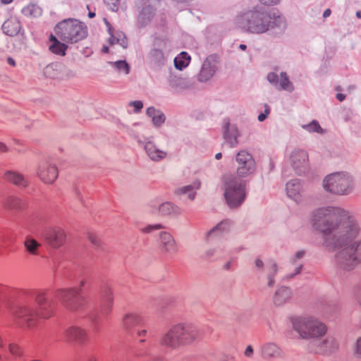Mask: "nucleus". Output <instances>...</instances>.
Returning a JSON list of instances; mask_svg holds the SVG:
<instances>
[{
    "instance_id": "f257e3e1",
    "label": "nucleus",
    "mask_w": 361,
    "mask_h": 361,
    "mask_svg": "<svg viewBox=\"0 0 361 361\" xmlns=\"http://www.w3.org/2000/svg\"><path fill=\"white\" fill-rule=\"evenodd\" d=\"M312 226L322 238V245L328 251L336 252L338 268L344 271L353 270L361 264V238H355L360 232L357 220L348 210L340 207H322L312 214Z\"/></svg>"
},
{
    "instance_id": "f03ea898",
    "label": "nucleus",
    "mask_w": 361,
    "mask_h": 361,
    "mask_svg": "<svg viewBox=\"0 0 361 361\" xmlns=\"http://www.w3.org/2000/svg\"><path fill=\"white\" fill-rule=\"evenodd\" d=\"M55 302L43 290H23L11 305V314L18 322L27 327L34 326L39 318L47 319L54 312Z\"/></svg>"
},
{
    "instance_id": "7ed1b4c3",
    "label": "nucleus",
    "mask_w": 361,
    "mask_h": 361,
    "mask_svg": "<svg viewBox=\"0 0 361 361\" xmlns=\"http://www.w3.org/2000/svg\"><path fill=\"white\" fill-rule=\"evenodd\" d=\"M235 23L244 32L253 35L267 33L273 37H281L287 27L286 20L279 11L258 6L238 14Z\"/></svg>"
},
{
    "instance_id": "20e7f679",
    "label": "nucleus",
    "mask_w": 361,
    "mask_h": 361,
    "mask_svg": "<svg viewBox=\"0 0 361 361\" xmlns=\"http://www.w3.org/2000/svg\"><path fill=\"white\" fill-rule=\"evenodd\" d=\"M293 329L298 332L302 338H312V343L316 345L311 349L317 353H331L338 348L336 340L331 336L322 340L321 336L326 331V326L317 319L311 317H295L292 319Z\"/></svg>"
},
{
    "instance_id": "39448f33",
    "label": "nucleus",
    "mask_w": 361,
    "mask_h": 361,
    "mask_svg": "<svg viewBox=\"0 0 361 361\" xmlns=\"http://www.w3.org/2000/svg\"><path fill=\"white\" fill-rule=\"evenodd\" d=\"M85 281H81L80 288H60L56 291L55 296L61 301L63 307L71 312L82 314L86 312L88 318L97 324L99 310L94 307H89L87 298L82 295L81 287Z\"/></svg>"
},
{
    "instance_id": "423d86ee",
    "label": "nucleus",
    "mask_w": 361,
    "mask_h": 361,
    "mask_svg": "<svg viewBox=\"0 0 361 361\" xmlns=\"http://www.w3.org/2000/svg\"><path fill=\"white\" fill-rule=\"evenodd\" d=\"M202 331L192 324L181 323L172 326L160 338L159 344L165 348L176 350L182 345L198 341Z\"/></svg>"
},
{
    "instance_id": "0eeeda50",
    "label": "nucleus",
    "mask_w": 361,
    "mask_h": 361,
    "mask_svg": "<svg viewBox=\"0 0 361 361\" xmlns=\"http://www.w3.org/2000/svg\"><path fill=\"white\" fill-rule=\"evenodd\" d=\"M224 196L226 204L231 209L239 207L247 197V181L238 179L233 173L222 176Z\"/></svg>"
},
{
    "instance_id": "6e6552de",
    "label": "nucleus",
    "mask_w": 361,
    "mask_h": 361,
    "mask_svg": "<svg viewBox=\"0 0 361 361\" xmlns=\"http://www.w3.org/2000/svg\"><path fill=\"white\" fill-rule=\"evenodd\" d=\"M54 31L58 37L64 42L76 43L87 36L86 25L75 18H68L59 22Z\"/></svg>"
},
{
    "instance_id": "1a4fd4ad",
    "label": "nucleus",
    "mask_w": 361,
    "mask_h": 361,
    "mask_svg": "<svg viewBox=\"0 0 361 361\" xmlns=\"http://www.w3.org/2000/svg\"><path fill=\"white\" fill-rule=\"evenodd\" d=\"M324 189L337 195H348L354 188V178L346 171H339L327 175L323 180Z\"/></svg>"
},
{
    "instance_id": "9d476101",
    "label": "nucleus",
    "mask_w": 361,
    "mask_h": 361,
    "mask_svg": "<svg viewBox=\"0 0 361 361\" xmlns=\"http://www.w3.org/2000/svg\"><path fill=\"white\" fill-rule=\"evenodd\" d=\"M236 173L238 179L247 178L255 174L257 164L253 156L245 150H241L236 154Z\"/></svg>"
},
{
    "instance_id": "9b49d317",
    "label": "nucleus",
    "mask_w": 361,
    "mask_h": 361,
    "mask_svg": "<svg viewBox=\"0 0 361 361\" xmlns=\"http://www.w3.org/2000/svg\"><path fill=\"white\" fill-rule=\"evenodd\" d=\"M290 162L298 176H303L310 170L308 154L305 150L294 149L290 154Z\"/></svg>"
},
{
    "instance_id": "f8f14e48",
    "label": "nucleus",
    "mask_w": 361,
    "mask_h": 361,
    "mask_svg": "<svg viewBox=\"0 0 361 361\" xmlns=\"http://www.w3.org/2000/svg\"><path fill=\"white\" fill-rule=\"evenodd\" d=\"M166 42L164 39L157 37H155L152 48L147 55L149 63L156 67H161L164 65L166 58L163 49L166 48Z\"/></svg>"
},
{
    "instance_id": "ddd939ff",
    "label": "nucleus",
    "mask_w": 361,
    "mask_h": 361,
    "mask_svg": "<svg viewBox=\"0 0 361 361\" xmlns=\"http://www.w3.org/2000/svg\"><path fill=\"white\" fill-rule=\"evenodd\" d=\"M218 59L216 54H211L206 58L198 75L199 81L207 82L214 76L217 69Z\"/></svg>"
},
{
    "instance_id": "4468645a",
    "label": "nucleus",
    "mask_w": 361,
    "mask_h": 361,
    "mask_svg": "<svg viewBox=\"0 0 361 361\" xmlns=\"http://www.w3.org/2000/svg\"><path fill=\"white\" fill-rule=\"evenodd\" d=\"M223 122V137L225 142L231 148L237 147L240 134L236 125L231 124L228 118H224Z\"/></svg>"
},
{
    "instance_id": "2eb2a0df",
    "label": "nucleus",
    "mask_w": 361,
    "mask_h": 361,
    "mask_svg": "<svg viewBox=\"0 0 361 361\" xmlns=\"http://www.w3.org/2000/svg\"><path fill=\"white\" fill-rule=\"evenodd\" d=\"M153 212H157L158 214L164 216H178L182 214V209L176 204L171 202H164L159 204H154L153 202L150 203Z\"/></svg>"
},
{
    "instance_id": "dca6fc26",
    "label": "nucleus",
    "mask_w": 361,
    "mask_h": 361,
    "mask_svg": "<svg viewBox=\"0 0 361 361\" xmlns=\"http://www.w3.org/2000/svg\"><path fill=\"white\" fill-rule=\"evenodd\" d=\"M159 249L164 254L175 255L178 251V247L173 235L166 232L159 233Z\"/></svg>"
},
{
    "instance_id": "f3484780",
    "label": "nucleus",
    "mask_w": 361,
    "mask_h": 361,
    "mask_svg": "<svg viewBox=\"0 0 361 361\" xmlns=\"http://www.w3.org/2000/svg\"><path fill=\"white\" fill-rule=\"evenodd\" d=\"M123 326L130 335L134 336V333L138 328L145 326V320L137 314L128 313L123 317Z\"/></svg>"
},
{
    "instance_id": "a211bd4d",
    "label": "nucleus",
    "mask_w": 361,
    "mask_h": 361,
    "mask_svg": "<svg viewBox=\"0 0 361 361\" xmlns=\"http://www.w3.org/2000/svg\"><path fill=\"white\" fill-rule=\"evenodd\" d=\"M147 330H140L139 328L134 333V336L136 335L138 337H141L136 345L134 347L133 353L136 357H149L151 355V345H145L146 340L143 338L147 335Z\"/></svg>"
},
{
    "instance_id": "6ab92c4d",
    "label": "nucleus",
    "mask_w": 361,
    "mask_h": 361,
    "mask_svg": "<svg viewBox=\"0 0 361 361\" xmlns=\"http://www.w3.org/2000/svg\"><path fill=\"white\" fill-rule=\"evenodd\" d=\"M139 143L143 146L147 156L153 161L159 162L164 159L167 156V152L166 151L158 148L157 146L152 141H139Z\"/></svg>"
},
{
    "instance_id": "aec40b11",
    "label": "nucleus",
    "mask_w": 361,
    "mask_h": 361,
    "mask_svg": "<svg viewBox=\"0 0 361 361\" xmlns=\"http://www.w3.org/2000/svg\"><path fill=\"white\" fill-rule=\"evenodd\" d=\"M45 238L51 247H59L64 243L66 234L61 228H51L46 231Z\"/></svg>"
},
{
    "instance_id": "412c9836",
    "label": "nucleus",
    "mask_w": 361,
    "mask_h": 361,
    "mask_svg": "<svg viewBox=\"0 0 361 361\" xmlns=\"http://www.w3.org/2000/svg\"><path fill=\"white\" fill-rule=\"evenodd\" d=\"M38 176L45 183H52L58 176L57 168L54 165L44 163L39 166Z\"/></svg>"
},
{
    "instance_id": "4be33fe9",
    "label": "nucleus",
    "mask_w": 361,
    "mask_h": 361,
    "mask_svg": "<svg viewBox=\"0 0 361 361\" xmlns=\"http://www.w3.org/2000/svg\"><path fill=\"white\" fill-rule=\"evenodd\" d=\"M156 13V9L147 5L145 6L139 13L137 18V25L138 28L142 29L149 25L154 18Z\"/></svg>"
},
{
    "instance_id": "5701e85b",
    "label": "nucleus",
    "mask_w": 361,
    "mask_h": 361,
    "mask_svg": "<svg viewBox=\"0 0 361 361\" xmlns=\"http://www.w3.org/2000/svg\"><path fill=\"white\" fill-rule=\"evenodd\" d=\"M113 295L111 289L106 286L101 291V301L99 311L103 315L109 314L112 308Z\"/></svg>"
},
{
    "instance_id": "b1692460",
    "label": "nucleus",
    "mask_w": 361,
    "mask_h": 361,
    "mask_svg": "<svg viewBox=\"0 0 361 361\" xmlns=\"http://www.w3.org/2000/svg\"><path fill=\"white\" fill-rule=\"evenodd\" d=\"M292 295L290 288L282 286L279 287L274 294L273 302L276 306H281L287 302Z\"/></svg>"
},
{
    "instance_id": "393cba45",
    "label": "nucleus",
    "mask_w": 361,
    "mask_h": 361,
    "mask_svg": "<svg viewBox=\"0 0 361 361\" xmlns=\"http://www.w3.org/2000/svg\"><path fill=\"white\" fill-rule=\"evenodd\" d=\"M66 336L79 343L83 344L87 339V336L85 330L78 326H71L66 331Z\"/></svg>"
},
{
    "instance_id": "a878e982",
    "label": "nucleus",
    "mask_w": 361,
    "mask_h": 361,
    "mask_svg": "<svg viewBox=\"0 0 361 361\" xmlns=\"http://www.w3.org/2000/svg\"><path fill=\"white\" fill-rule=\"evenodd\" d=\"M286 193L287 195L294 200L295 201H298L300 197V192L302 190V184L300 179H293L288 181L286 183Z\"/></svg>"
},
{
    "instance_id": "bb28decb",
    "label": "nucleus",
    "mask_w": 361,
    "mask_h": 361,
    "mask_svg": "<svg viewBox=\"0 0 361 361\" xmlns=\"http://www.w3.org/2000/svg\"><path fill=\"white\" fill-rule=\"evenodd\" d=\"M1 28L4 34L10 37H13L19 33L21 29V25L18 19L11 18L3 23Z\"/></svg>"
},
{
    "instance_id": "cd10ccee",
    "label": "nucleus",
    "mask_w": 361,
    "mask_h": 361,
    "mask_svg": "<svg viewBox=\"0 0 361 361\" xmlns=\"http://www.w3.org/2000/svg\"><path fill=\"white\" fill-rule=\"evenodd\" d=\"M3 178L6 181L19 187L24 188L27 185V183L23 176L16 171H6L3 176Z\"/></svg>"
},
{
    "instance_id": "c85d7f7f",
    "label": "nucleus",
    "mask_w": 361,
    "mask_h": 361,
    "mask_svg": "<svg viewBox=\"0 0 361 361\" xmlns=\"http://www.w3.org/2000/svg\"><path fill=\"white\" fill-rule=\"evenodd\" d=\"M282 351L275 343H268L262 347V355L264 359L279 357Z\"/></svg>"
},
{
    "instance_id": "c756f323",
    "label": "nucleus",
    "mask_w": 361,
    "mask_h": 361,
    "mask_svg": "<svg viewBox=\"0 0 361 361\" xmlns=\"http://www.w3.org/2000/svg\"><path fill=\"white\" fill-rule=\"evenodd\" d=\"M63 68L64 66L61 63H51L44 68V74L47 78H59Z\"/></svg>"
},
{
    "instance_id": "7c9ffc66",
    "label": "nucleus",
    "mask_w": 361,
    "mask_h": 361,
    "mask_svg": "<svg viewBox=\"0 0 361 361\" xmlns=\"http://www.w3.org/2000/svg\"><path fill=\"white\" fill-rule=\"evenodd\" d=\"M146 114L152 118V123L156 127L161 126L166 121L164 114L160 109H157L154 106L147 108Z\"/></svg>"
},
{
    "instance_id": "2f4dec72",
    "label": "nucleus",
    "mask_w": 361,
    "mask_h": 361,
    "mask_svg": "<svg viewBox=\"0 0 361 361\" xmlns=\"http://www.w3.org/2000/svg\"><path fill=\"white\" fill-rule=\"evenodd\" d=\"M231 225V221L225 219L219 223L216 226L212 228L207 233V238H209L216 235H220L224 232L228 231Z\"/></svg>"
},
{
    "instance_id": "473e14b6",
    "label": "nucleus",
    "mask_w": 361,
    "mask_h": 361,
    "mask_svg": "<svg viewBox=\"0 0 361 361\" xmlns=\"http://www.w3.org/2000/svg\"><path fill=\"white\" fill-rule=\"evenodd\" d=\"M190 56L185 51H182L174 59V66L179 71L186 68L190 61Z\"/></svg>"
},
{
    "instance_id": "72a5a7b5",
    "label": "nucleus",
    "mask_w": 361,
    "mask_h": 361,
    "mask_svg": "<svg viewBox=\"0 0 361 361\" xmlns=\"http://www.w3.org/2000/svg\"><path fill=\"white\" fill-rule=\"evenodd\" d=\"M200 183L197 184L196 188L194 185H188L183 187L178 188L176 190V194L178 195H186L190 200H193L196 196L195 190L199 189Z\"/></svg>"
},
{
    "instance_id": "f704fd0d",
    "label": "nucleus",
    "mask_w": 361,
    "mask_h": 361,
    "mask_svg": "<svg viewBox=\"0 0 361 361\" xmlns=\"http://www.w3.org/2000/svg\"><path fill=\"white\" fill-rule=\"evenodd\" d=\"M4 205L9 209L18 211L23 209L25 206V203L16 197L11 196L5 200Z\"/></svg>"
},
{
    "instance_id": "c9c22d12",
    "label": "nucleus",
    "mask_w": 361,
    "mask_h": 361,
    "mask_svg": "<svg viewBox=\"0 0 361 361\" xmlns=\"http://www.w3.org/2000/svg\"><path fill=\"white\" fill-rule=\"evenodd\" d=\"M268 274H267V286L272 288L275 284V275L278 272V264L274 261H270L267 264Z\"/></svg>"
},
{
    "instance_id": "e433bc0d",
    "label": "nucleus",
    "mask_w": 361,
    "mask_h": 361,
    "mask_svg": "<svg viewBox=\"0 0 361 361\" xmlns=\"http://www.w3.org/2000/svg\"><path fill=\"white\" fill-rule=\"evenodd\" d=\"M68 49V45L65 43L60 42L59 39H56V42L52 43L49 46V50L58 55L65 56L66 51Z\"/></svg>"
},
{
    "instance_id": "4c0bfd02",
    "label": "nucleus",
    "mask_w": 361,
    "mask_h": 361,
    "mask_svg": "<svg viewBox=\"0 0 361 361\" xmlns=\"http://www.w3.org/2000/svg\"><path fill=\"white\" fill-rule=\"evenodd\" d=\"M281 79L279 82V85L282 90H286L289 92H293L295 90V87L293 83L290 81L287 73L286 72H281L280 73Z\"/></svg>"
},
{
    "instance_id": "58836bf2",
    "label": "nucleus",
    "mask_w": 361,
    "mask_h": 361,
    "mask_svg": "<svg viewBox=\"0 0 361 361\" xmlns=\"http://www.w3.org/2000/svg\"><path fill=\"white\" fill-rule=\"evenodd\" d=\"M21 12L25 16L37 17L41 15L42 10L36 4H29L24 7Z\"/></svg>"
},
{
    "instance_id": "ea45409f",
    "label": "nucleus",
    "mask_w": 361,
    "mask_h": 361,
    "mask_svg": "<svg viewBox=\"0 0 361 361\" xmlns=\"http://www.w3.org/2000/svg\"><path fill=\"white\" fill-rule=\"evenodd\" d=\"M169 83L170 87L176 91H178L186 87L185 80L175 76L170 77L169 79Z\"/></svg>"
},
{
    "instance_id": "a19ab883",
    "label": "nucleus",
    "mask_w": 361,
    "mask_h": 361,
    "mask_svg": "<svg viewBox=\"0 0 361 361\" xmlns=\"http://www.w3.org/2000/svg\"><path fill=\"white\" fill-rule=\"evenodd\" d=\"M24 243L27 250L30 253L33 255L37 254L39 244L35 239L31 237H27Z\"/></svg>"
},
{
    "instance_id": "79ce46f5",
    "label": "nucleus",
    "mask_w": 361,
    "mask_h": 361,
    "mask_svg": "<svg viewBox=\"0 0 361 361\" xmlns=\"http://www.w3.org/2000/svg\"><path fill=\"white\" fill-rule=\"evenodd\" d=\"M109 63L115 67L118 71H122L126 75L130 72V66L125 60L109 62Z\"/></svg>"
},
{
    "instance_id": "37998d69",
    "label": "nucleus",
    "mask_w": 361,
    "mask_h": 361,
    "mask_svg": "<svg viewBox=\"0 0 361 361\" xmlns=\"http://www.w3.org/2000/svg\"><path fill=\"white\" fill-rule=\"evenodd\" d=\"M302 127L303 129H305V130H307L310 133H313V132L319 133H323V129L321 128L318 121H317L315 120L312 121V122H310L308 124L302 125Z\"/></svg>"
},
{
    "instance_id": "c03bdc74",
    "label": "nucleus",
    "mask_w": 361,
    "mask_h": 361,
    "mask_svg": "<svg viewBox=\"0 0 361 361\" xmlns=\"http://www.w3.org/2000/svg\"><path fill=\"white\" fill-rule=\"evenodd\" d=\"M8 350L11 354L16 357H20L23 355L22 348L15 343L9 344Z\"/></svg>"
},
{
    "instance_id": "a18cd8bd",
    "label": "nucleus",
    "mask_w": 361,
    "mask_h": 361,
    "mask_svg": "<svg viewBox=\"0 0 361 361\" xmlns=\"http://www.w3.org/2000/svg\"><path fill=\"white\" fill-rule=\"evenodd\" d=\"M117 35L116 43L119 44L123 48L126 49L128 46L126 36L122 32H117Z\"/></svg>"
},
{
    "instance_id": "49530a36",
    "label": "nucleus",
    "mask_w": 361,
    "mask_h": 361,
    "mask_svg": "<svg viewBox=\"0 0 361 361\" xmlns=\"http://www.w3.org/2000/svg\"><path fill=\"white\" fill-rule=\"evenodd\" d=\"M164 228V226L161 224H156L153 225H147V226L141 229L144 233H149L155 230H159Z\"/></svg>"
},
{
    "instance_id": "de8ad7c7",
    "label": "nucleus",
    "mask_w": 361,
    "mask_h": 361,
    "mask_svg": "<svg viewBox=\"0 0 361 361\" xmlns=\"http://www.w3.org/2000/svg\"><path fill=\"white\" fill-rule=\"evenodd\" d=\"M267 79L274 86L279 85V76L274 72L269 73L267 74Z\"/></svg>"
},
{
    "instance_id": "09e8293b",
    "label": "nucleus",
    "mask_w": 361,
    "mask_h": 361,
    "mask_svg": "<svg viewBox=\"0 0 361 361\" xmlns=\"http://www.w3.org/2000/svg\"><path fill=\"white\" fill-rule=\"evenodd\" d=\"M88 238L94 248L97 249L101 246L100 240L95 234L89 233Z\"/></svg>"
},
{
    "instance_id": "8fccbe9b",
    "label": "nucleus",
    "mask_w": 361,
    "mask_h": 361,
    "mask_svg": "<svg viewBox=\"0 0 361 361\" xmlns=\"http://www.w3.org/2000/svg\"><path fill=\"white\" fill-rule=\"evenodd\" d=\"M104 2L111 11L116 12L118 10V0H104Z\"/></svg>"
},
{
    "instance_id": "3c124183",
    "label": "nucleus",
    "mask_w": 361,
    "mask_h": 361,
    "mask_svg": "<svg viewBox=\"0 0 361 361\" xmlns=\"http://www.w3.org/2000/svg\"><path fill=\"white\" fill-rule=\"evenodd\" d=\"M305 251L303 250L297 251L294 256L290 259V263L293 264H296L297 261L302 259L305 256Z\"/></svg>"
},
{
    "instance_id": "603ef678",
    "label": "nucleus",
    "mask_w": 361,
    "mask_h": 361,
    "mask_svg": "<svg viewBox=\"0 0 361 361\" xmlns=\"http://www.w3.org/2000/svg\"><path fill=\"white\" fill-rule=\"evenodd\" d=\"M295 265V268L294 269V272L291 273V274H289L288 276H287V278L288 279H292L293 278L294 276H295L296 275L299 274L300 272H301V270L302 269V264H298L296 263Z\"/></svg>"
},
{
    "instance_id": "864d4df0",
    "label": "nucleus",
    "mask_w": 361,
    "mask_h": 361,
    "mask_svg": "<svg viewBox=\"0 0 361 361\" xmlns=\"http://www.w3.org/2000/svg\"><path fill=\"white\" fill-rule=\"evenodd\" d=\"M130 106L134 107V111L135 113L139 112L143 107V103L141 101H133L130 103Z\"/></svg>"
},
{
    "instance_id": "5fc2aeb1",
    "label": "nucleus",
    "mask_w": 361,
    "mask_h": 361,
    "mask_svg": "<svg viewBox=\"0 0 361 361\" xmlns=\"http://www.w3.org/2000/svg\"><path fill=\"white\" fill-rule=\"evenodd\" d=\"M355 353L359 357H361V337L358 338L356 341Z\"/></svg>"
},
{
    "instance_id": "6e6d98bb",
    "label": "nucleus",
    "mask_w": 361,
    "mask_h": 361,
    "mask_svg": "<svg viewBox=\"0 0 361 361\" xmlns=\"http://www.w3.org/2000/svg\"><path fill=\"white\" fill-rule=\"evenodd\" d=\"M262 4L267 6L276 5L280 2V0H259Z\"/></svg>"
},
{
    "instance_id": "4d7b16f0",
    "label": "nucleus",
    "mask_w": 361,
    "mask_h": 361,
    "mask_svg": "<svg viewBox=\"0 0 361 361\" xmlns=\"http://www.w3.org/2000/svg\"><path fill=\"white\" fill-rule=\"evenodd\" d=\"M253 353H254V350H253L252 346L250 345H247L244 352L245 356H246L247 357H251L253 355Z\"/></svg>"
},
{
    "instance_id": "13d9d810",
    "label": "nucleus",
    "mask_w": 361,
    "mask_h": 361,
    "mask_svg": "<svg viewBox=\"0 0 361 361\" xmlns=\"http://www.w3.org/2000/svg\"><path fill=\"white\" fill-rule=\"evenodd\" d=\"M355 296L361 306V287H357L354 292Z\"/></svg>"
},
{
    "instance_id": "bf43d9fd",
    "label": "nucleus",
    "mask_w": 361,
    "mask_h": 361,
    "mask_svg": "<svg viewBox=\"0 0 361 361\" xmlns=\"http://www.w3.org/2000/svg\"><path fill=\"white\" fill-rule=\"evenodd\" d=\"M255 267L258 269H260V270H262L263 268H264V262L263 261L259 259V258H257L255 260Z\"/></svg>"
},
{
    "instance_id": "052dcab7",
    "label": "nucleus",
    "mask_w": 361,
    "mask_h": 361,
    "mask_svg": "<svg viewBox=\"0 0 361 361\" xmlns=\"http://www.w3.org/2000/svg\"><path fill=\"white\" fill-rule=\"evenodd\" d=\"M104 23L108 29L109 34V35L114 34L113 31H112L113 27H112L111 25L110 24V23L106 18H104Z\"/></svg>"
},
{
    "instance_id": "680f3d73",
    "label": "nucleus",
    "mask_w": 361,
    "mask_h": 361,
    "mask_svg": "<svg viewBox=\"0 0 361 361\" xmlns=\"http://www.w3.org/2000/svg\"><path fill=\"white\" fill-rule=\"evenodd\" d=\"M116 38H118V35L116 34V36H114V34L110 35V37L109 39V42L110 44H114L116 43Z\"/></svg>"
},
{
    "instance_id": "e2e57ef3",
    "label": "nucleus",
    "mask_w": 361,
    "mask_h": 361,
    "mask_svg": "<svg viewBox=\"0 0 361 361\" xmlns=\"http://www.w3.org/2000/svg\"><path fill=\"white\" fill-rule=\"evenodd\" d=\"M214 253H215V250L214 249H209L205 252L206 257L207 259H209L211 257H212L214 255Z\"/></svg>"
},
{
    "instance_id": "0e129e2a",
    "label": "nucleus",
    "mask_w": 361,
    "mask_h": 361,
    "mask_svg": "<svg viewBox=\"0 0 361 361\" xmlns=\"http://www.w3.org/2000/svg\"><path fill=\"white\" fill-rule=\"evenodd\" d=\"M148 357L150 358L149 361H163V359L161 357H158V356H152V354Z\"/></svg>"
},
{
    "instance_id": "69168bd1",
    "label": "nucleus",
    "mask_w": 361,
    "mask_h": 361,
    "mask_svg": "<svg viewBox=\"0 0 361 361\" xmlns=\"http://www.w3.org/2000/svg\"><path fill=\"white\" fill-rule=\"evenodd\" d=\"M7 151H8V147L6 146V145L4 143L0 142V152H6Z\"/></svg>"
},
{
    "instance_id": "338daca9",
    "label": "nucleus",
    "mask_w": 361,
    "mask_h": 361,
    "mask_svg": "<svg viewBox=\"0 0 361 361\" xmlns=\"http://www.w3.org/2000/svg\"><path fill=\"white\" fill-rule=\"evenodd\" d=\"M267 118V116L264 113L259 114L258 117H257L258 121H260V122L264 121Z\"/></svg>"
},
{
    "instance_id": "774afa93",
    "label": "nucleus",
    "mask_w": 361,
    "mask_h": 361,
    "mask_svg": "<svg viewBox=\"0 0 361 361\" xmlns=\"http://www.w3.org/2000/svg\"><path fill=\"white\" fill-rule=\"evenodd\" d=\"M336 99L339 100L340 102H342L345 99V95L342 93H337L336 94Z\"/></svg>"
}]
</instances>
